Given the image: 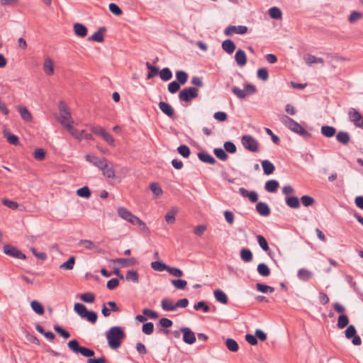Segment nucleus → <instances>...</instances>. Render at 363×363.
Here are the masks:
<instances>
[{"label":"nucleus","instance_id":"nucleus-34","mask_svg":"<svg viewBox=\"0 0 363 363\" xmlns=\"http://www.w3.org/2000/svg\"><path fill=\"white\" fill-rule=\"evenodd\" d=\"M177 208H172L170 211L165 215V221L169 224H173L175 222V215L177 213Z\"/></svg>","mask_w":363,"mask_h":363},{"label":"nucleus","instance_id":"nucleus-6","mask_svg":"<svg viewBox=\"0 0 363 363\" xmlns=\"http://www.w3.org/2000/svg\"><path fill=\"white\" fill-rule=\"evenodd\" d=\"M257 89L255 86L251 84H246L244 85V89H241L237 86L232 89L233 93L239 99H245L248 96L252 95L256 92Z\"/></svg>","mask_w":363,"mask_h":363},{"label":"nucleus","instance_id":"nucleus-1","mask_svg":"<svg viewBox=\"0 0 363 363\" xmlns=\"http://www.w3.org/2000/svg\"><path fill=\"white\" fill-rule=\"evenodd\" d=\"M85 160L101 171V174L106 179H113L116 177L113 164L106 157H99L94 155L87 154Z\"/></svg>","mask_w":363,"mask_h":363},{"label":"nucleus","instance_id":"nucleus-46","mask_svg":"<svg viewBox=\"0 0 363 363\" xmlns=\"http://www.w3.org/2000/svg\"><path fill=\"white\" fill-rule=\"evenodd\" d=\"M4 136L6 138L7 141L10 144L14 145L18 144V138L13 134H11L8 130L4 131Z\"/></svg>","mask_w":363,"mask_h":363},{"label":"nucleus","instance_id":"nucleus-51","mask_svg":"<svg viewBox=\"0 0 363 363\" xmlns=\"http://www.w3.org/2000/svg\"><path fill=\"white\" fill-rule=\"evenodd\" d=\"M80 299L85 303H91L95 301V296L91 292H86L80 296Z\"/></svg>","mask_w":363,"mask_h":363},{"label":"nucleus","instance_id":"nucleus-43","mask_svg":"<svg viewBox=\"0 0 363 363\" xmlns=\"http://www.w3.org/2000/svg\"><path fill=\"white\" fill-rule=\"evenodd\" d=\"M349 323V318L347 315L341 314L337 318V325L340 329L345 328Z\"/></svg>","mask_w":363,"mask_h":363},{"label":"nucleus","instance_id":"nucleus-37","mask_svg":"<svg viewBox=\"0 0 363 363\" xmlns=\"http://www.w3.org/2000/svg\"><path fill=\"white\" fill-rule=\"evenodd\" d=\"M286 203L292 208H298L300 206V202L296 196H289L286 199Z\"/></svg>","mask_w":363,"mask_h":363},{"label":"nucleus","instance_id":"nucleus-7","mask_svg":"<svg viewBox=\"0 0 363 363\" xmlns=\"http://www.w3.org/2000/svg\"><path fill=\"white\" fill-rule=\"evenodd\" d=\"M241 143L246 150L250 152H257L259 150V143L252 135H243L241 138Z\"/></svg>","mask_w":363,"mask_h":363},{"label":"nucleus","instance_id":"nucleus-57","mask_svg":"<svg viewBox=\"0 0 363 363\" xmlns=\"http://www.w3.org/2000/svg\"><path fill=\"white\" fill-rule=\"evenodd\" d=\"M68 132L78 141H81L84 138V135L74 127H69Z\"/></svg>","mask_w":363,"mask_h":363},{"label":"nucleus","instance_id":"nucleus-40","mask_svg":"<svg viewBox=\"0 0 363 363\" xmlns=\"http://www.w3.org/2000/svg\"><path fill=\"white\" fill-rule=\"evenodd\" d=\"M31 308L34 312L38 315H43L44 313V308L43 305L38 301H32L30 302Z\"/></svg>","mask_w":363,"mask_h":363},{"label":"nucleus","instance_id":"nucleus-42","mask_svg":"<svg viewBox=\"0 0 363 363\" xmlns=\"http://www.w3.org/2000/svg\"><path fill=\"white\" fill-rule=\"evenodd\" d=\"M152 268L157 272L167 271L168 265L160 261H155L151 263Z\"/></svg>","mask_w":363,"mask_h":363},{"label":"nucleus","instance_id":"nucleus-56","mask_svg":"<svg viewBox=\"0 0 363 363\" xmlns=\"http://www.w3.org/2000/svg\"><path fill=\"white\" fill-rule=\"evenodd\" d=\"M171 283L177 289H184L187 284L186 281L183 279H172Z\"/></svg>","mask_w":363,"mask_h":363},{"label":"nucleus","instance_id":"nucleus-28","mask_svg":"<svg viewBox=\"0 0 363 363\" xmlns=\"http://www.w3.org/2000/svg\"><path fill=\"white\" fill-rule=\"evenodd\" d=\"M262 167L266 175L272 174L275 169L274 164L267 160L262 162Z\"/></svg>","mask_w":363,"mask_h":363},{"label":"nucleus","instance_id":"nucleus-62","mask_svg":"<svg viewBox=\"0 0 363 363\" xmlns=\"http://www.w3.org/2000/svg\"><path fill=\"white\" fill-rule=\"evenodd\" d=\"M142 330L145 335H151L154 330L153 323L151 322H149V323H146L143 324Z\"/></svg>","mask_w":363,"mask_h":363},{"label":"nucleus","instance_id":"nucleus-4","mask_svg":"<svg viewBox=\"0 0 363 363\" xmlns=\"http://www.w3.org/2000/svg\"><path fill=\"white\" fill-rule=\"evenodd\" d=\"M60 114L58 121L60 124L69 130V127H74L72 125L73 119L71 116V113L67 104L64 101H60L59 104Z\"/></svg>","mask_w":363,"mask_h":363},{"label":"nucleus","instance_id":"nucleus-19","mask_svg":"<svg viewBox=\"0 0 363 363\" xmlns=\"http://www.w3.org/2000/svg\"><path fill=\"white\" fill-rule=\"evenodd\" d=\"M256 211L262 216H268L270 214V208L264 202H259L256 205Z\"/></svg>","mask_w":363,"mask_h":363},{"label":"nucleus","instance_id":"nucleus-41","mask_svg":"<svg viewBox=\"0 0 363 363\" xmlns=\"http://www.w3.org/2000/svg\"><path fill=\"white\" fill-rule=\"evenodd\" d=\"M160 77L163 81H169L172 78V73L168 67L163 68L159 71Z\"/></svg>","mask_w":363,"mask_h":363},{"label":"nucleus","instance_id":"nucleus-58","mask_svg":"<svg viewBox=\"0 0 363 363\" xmlns=\"http://www.w3.org/2000/svg\"><path fill=\"white\" fill-rule=\"evenodd\" d=\"M68 347L69 350H71L74 353H79V351L81 348V346H79V342L76 340H70L67 343Z\"/></svg>","mask_w":363,"mask_h":363},{"label":"nucleus","instance_id":"nucleus-14","mask_svg":"<svg viewBox=\"0 0 363 363\" xmlns=\"http://www.w3.org/2000/svg\"><path fill=\"white\" fill-rule=\"evenodd\" d=\"M78 245L88 250H91L95 252H101V250L99 247V246L90 240H81Z\"/></svg>","mask_w":363,"mask_h":363},{"label":"nucleus","instance_id":"nucleus-25","mask_svg":"<svg viewBox=\"0 0 363 363\" xmlns=\"http://www.w3.org/2000/svg\"><path fill=\"white\" fill-rule=\"evenodd\" d=\"M106 31L105 27H101L96 32H95L88 40L102 43L104 40L103 33Z\"/></svg>","mask_w":363,"mask_h":363},{"label":"nucleus","instance_id":"nucleus-17","mask_svg":"<svg viewBox=\"0 0 363 363\" xmlns=\"http://www.w3.org/2000/svg\"><path fill=\"white\" fill-rule=\"evenodd\" d=\"M235 60L238 65L244 67L247 63V56L244 50L239 49L235 55Z\"/></svg>","mask_w":363,"mask_h":363},{"label":"nucleus","instance_id":"nucleus-59","mask_svg":"<svg viewBox=\"0 0 363 363\" xmlns=\"http://www.w3.org/2000/svg\"><path fill=\"white\" fill-rule=\"evenodd\" d=\"M301 201L302 204L306 207L312 206L315 203V200L313 199V198L307 195L301 196Z\"/></svg>","mask_w":363,"mask_h":363},{"label":"nucleus","instance_id":"nucleus-39","mask_svg":"<svg viewBox=\"0 0 363 363\" xmlns=\"http://www.w3.org/2000/svg\"><path fill=\"white\" fill-rule=\"evenodd\" d=\"M240 257L242 261L250 262L252 259V253L249 249L243 248L240 251Z\"/></svg>","mask_w":363,"mask_h":363},{"label":"nucleus","instance_id":"nucleus-27","mask_svg":"<svg viewBox=\"0 0 363 363\" xmlns=\"http://www.w3.org/2000/svg\"><path fill=\"white\" fill-rule=\"evenodd\" d=\"M198 157L203 162L208 163L210 164H215L216 162V161L213 158V157H212L211 155L203 152H199Z\"/></svg>","mask_w":363,"mask_h":363},{"label":"nucleus","instance_id":"nucleus-60","mask_svg":"<svg viewBox=\"0 0 363 363\" xmlns=\"http://www.w3.org/2000/svg\"><path fill=\"white\" fill-rule=\"evenodd\" d=\"M54 330L63 338L67 339L70 337V333L59 325H54Z\"/></svg>","mask_w":363,"mask_h":363},{"label":"nucleus","instance_id":"nucleus-50","mask_svg":"<svg viewBox=\"0 0 363 363\" xmlns=\"http://www.w3.org/2000/svg\"><path fill=\"white\" fill-rule=\"evenodd\" d=\"M74 263H75V258H74V257L72 256L68 259V260L67 262L62 264L60 266V268L64 269H67V270H71L74 268Z\"/></svg>","mask_w":363,"mask_h":363},{"label":"nucleus","instance_id":"nucleus-23","mask_svg":"<svg viewBox=\"0 0 363 363\" xmlns=\"http://www.w3.org/2000/svg\"><path fill=\"white\" fill-rule=\"evenodd\" d=\"M298 278L303 281H308L313 277V272L307 269L302 268L298 271Z\"/></svg>","mask_w":363,"mask_h":363},{"label":"nucleus","instance_id":"nucleus-24","mask_svg":"<svg viewBox=\"0 0 363 363\" xmlns=\"http://www.w3.org/2000/svg\"><path fill=\"white\" fill-rule=\"evenodd\" d=\"M160 109L169 117H172L174 114V111L173 108L167 103L164 101H160L159 103Z\"/></svg>","mask_w":363,"mask_h":363},{"label":"nucleus","instance_id":"nucleus-32","mask_svg":"<svg viewBox=\"0 0 363 363\" xmlns=\"http://www.w3.org/2000/svg\"><path fill=\"white\" fill-rule=\"evenodd\" d=\"M278 187L279 182L274 179L267 181L264 186L266 191L271 193L276 192Z\"/></svg>","mask_w":363,"mask_h":363},{"label":"nucleus","instance_id":"nucleus-12","mask_svg":"<svg viewBox=\"0 0 363 363\" xmlns=\"http://www.w3.org/2000/svg\"><path fill=\"white\" fill-rule=\"evenodd\" d=\"M4 252L9 255L11 257L25 259L26 258V255L20 250H18L16 247H13L10 245H6L4 247Z\"/></svg>","mask_w":363,"mask_h":363},{"label":"nucleus","instance_id":"nucleus-53","mask_svg":"<svg viewBox=\"0 0 363 363\" xmlns=\"http://www.w3.org/2000/svg\"><path fill=\"white\" fill-rule=\"evenodd\" d=\"M213 152L215 155L222 161H225L228 157L225 151L222 148H215Z\"/></svg>","mask_w":363,"mask_h":363},{"label":"nucleus","instance_id":"nucleus-3","mask_svg":"<svg viewBox=\"0 0 363 363\" xmlns=\"http://www.w3.org/2000/svg\"><path fill=\"white\" fill-rule=\"evenodd\" d=\"M280 121L291 131L303 137H308L310 133L306 130L299 123L285 115L279 116Z\"/></svg>","mask_w":363,"mask_h":363},{"label":"nucleus","instance_id":"nucleus-38","mask_svg":"<svg viewBox=\"0 0 363 363\" xmlns=\"http://www.w3.org/2000/svg\"><path fill=\"white\" fill-rule=\"evenodd\" d=\"M328 57L329 58V64L335 67L337 65V63L343 62L346 60V58L344 57L338 56V55H331L329 54H327Z\"/></svg>","mask_w":363,"mask_h":363},{"label":"nucleus","instance_id":"nucleus-55","mask_svg":"<svg viewBox=\"0 0 363 363\" xmlns=\"http://www.w3.org/2000/svg\"><path fill=\"white\" fill-rule=\"evenodd\" d=\"M77 194L80 197L88 199L91 196V192L87 186H83L77 191Z\"/></svg>","mask_w":363,"mask_h":363},{"label":"nucleus","instance_id":"nucleus-54","mask_svg":"<svg viewBox=\"0 0 363 363\" xmlns=\"http://www.w3.org/2000/svg\"><path fill=\"white\" fill-rule=\"evenodd\" d=\"M134 225L138 226L140 230L143 233H149L150 230L147 225L138 218L137 220L134 223Z\"/></svg>","mask_w":363,"mask_h":363},{"label":"nucleus","instance_id":"nucleus-48","mask_svg":"<svg viewBox=\"0 0 363 363\" xmlns=\"http://www.w3.org/2000/svg\"><path fill=\"white\" fill-rule=\"evenodd\" d=\"M125 278L128 281H130L134 283H138V281H139V275L136 271H133V270L128 271Z\"/></svg>","mask_w":363,"mask_h":363},{"label":"nucleus","instance_id":"nucleus-13","mask_svg":"<svg viewBox=\"0 0 363 363\" xmlns=\"http://www.w3.org/2000/svg\"><path fill=\"white\" fill-rule=\"evenodd\" d=\"M181 332L183 333V340L185 343L191 345L196 342L195 335L190 328H182Z\"/></svg>","mask_w":363,"mask_h":363},{"label":"nucleus","instance_id":"nucleus-11","mask_svg":"<svg viewBox=\"0 0 363 363\" xmlns=\"http://www.w3.org/2000/svg\"><path fill=\"white\" fill-rule=\"evenodd\" d=\"M247 30L245 26H230L225 28L224 34L226 36H231L233 33L243 35L247 32Z\"/></svg>","mask_w":363,"mask_h":363},{"label":"nucleus","instance_id":"nucleus-18","mask_svg":"<svg viewBox=\"0 0 363 363\" xmlns=\"http://www.w3.org/2000/svg\"><path fill=\"white\" fill-rule=\"evenodd\" d=\"M43 69L47 75H52L54 74V63L50 57H48L45 59Z\"/></svg>","mask_w":363,"mask_h":363},{"label":"nucleus","instance_id":"nucleus-64","mask_svg":"<svg viewBox=\"0 0 363 363\" xmlns=\"http://www.w3.org/2000/svg\"><path fill=\"white\" fill-rule=\"evenodd\" d=\"M357 330L354 325H350L345 331V337L347 339H351L353 336L356 335Z\"/></svg>","mask_w":363,"mask_h":363},{"label":"nucleus","instance_id":"nucleus-22","mask_svg":"<svg viewBox=\"0 0 363 363\" xmlns=\"http://www.w3.org/2000/svg\"><path fill=\"white\" fill-rule=\"evenodd\" d=\"M17 109L21 115V118L25 122L32 121V119H33L32 115L26 106H18Z\"/></svg>","mask_w":363,"mask_h":363},{"label":"nucleus","instance_id":"nucleus-44","mask_svg":"<svg viewBox=\"0 0 363 363\" xmlns=\"http://www.w3.org/2000/svg\"><path fill=\"white\" fill-rule=\"evenodd\" d=\"M256 289L258 291L264 294L273 293L274 291V289L273 287L261 283H257L256 284Z\"/></svg>","mask_w":363,"mask_h":363},{"label":"nucleus","instance_id":"nucleus-10","mask_svg":"<svg viewBox=\"0 0 363 363\" xmlns=\"http://www.w3.org/2000/svg\"><path fill=\"white\" fill-rule=\"evenodd\" d=\"M349 118L357 127L363 128V116L354 108H351L348 113Z\"/></svg>","mask_w":363,"mask_h":363},{"label":"nucleus","instance_id":"nucleus-30","mask_svg":"<svg viewBox=\"0 0 363 363\" xmlns=\"http://www.w3.org/2000/svg\"><path fill=\"white\" fill-rule=\"evenodd\" d=\"M304 61L306 63L311 66L313 64H317V63H323V59L320 57H316L315 56L308 54L304 56Z\"/></svg>","mask_w":363,"mask_h":363},{"label":"nucleus","instance_id":"nucleus-31","mask_svg":"<svg viewBox=\"0 0 363 363\" xmlns=\"http://www.w3.org/2000/svg\"><path fill=\"white\" fill-rule=\"evenodd\" d=\"M320 131L324 136L327 138H332L335 135L336 129L333 126L323 125L321 127Z\"/></svg>","mask_w":363,"mask_h":363},{"label":"nucleus","instance_id":"nucleus-45","mask_svg":"<svg viewBox=\"0 0 363 363\" xmlns=\"http://www.w3.org/2000/svg\"><path fill=\"white\" fill-rule=\"evenodd\" d=\"M257 272L262 277H267L270 274V269L264 263H261L257 266Z\"/></svg>","mask_w":363,"mask_h":363},{"label":"nucleus","instance_id":"nucleus-2","mask_svg":"<svg viewBox=\"0 0 363 363\" xmlns=\"http://www.w3.org/2000/svg\"><path fill=\"white\" fill-rule=\"evenodd\" d=\"M105 335L108 346L113 350L118 349L125 337L124 330L120 326L111 327Z\"/></svg>","mask_w":363,"mask_h":363},{"label":"nucleus","instance_id":"nucleus-61","mask_svg":"<svg viewBox=\"0 0 363 363\" xmlns=\"http://www.w3.org/2000/svg\"><path fill=\"white\" fill-rule=\"evenodd\" d=\"M177 150L179 153L185 158H187L190 155V149L186 145L179 146Z\"/></svg>","mask_w":363,"mask_h":363},{"label":"nucleus","instance_id":"nucleus-26","mask_svg":"<svg viewBox=\"0 0 363 363\" xmlns=\"http://www.w3.org/2000/svg\"><path fill=\"white\" fill-rule=\"evenodd\" d=\"M73 28H74V33L77 36H79L80 38H84L86 35L87 29H86V26H84L83 24L77 23L74 24Z\"/></svg>","mask_w":363,"mask_h":363},{"label":"nucleus","instance_id":"nucleus-20","mask_svg":"<svg viewBox=\"0 0 363 363\" xmlns=\"http://www.w3.org/2000/svg\"><path fill=\"white\" fill-rule=\"evenodd\" d=\"M161 307L164 311H175L177 310L175 303L169 298H163L161 301Z\"/></svg>","mask_w":363,"mask_h":363},{"label":"nucleus","instance_id":"nucleus-63","mask_svg":"<svg viewBox=\"0 0 363 363\" xmlns=\"http://www.w3.org/2000/svg\"><path fill=\"white\" fill-rule=\"evenodd\" d=\"M1 202L4 206L13 210L17 209L18 207V203L17 202L7 199H2Z\"/></svg>","mask_w":363,"mask_h":363},{"label":"nucleus","instance_id":"nucleus-29","mask_svg":"<svg viewBox=\"0 0 363 363\" xmlns=\"http://www.w3.org/2000/svg\"><path fill=\"white\" fill-rule=\"evenodd\" d=\"M215 298L223 304H227L228 299L226 294L220 289H216L213 291Z\"/></svg>","mask_w":363,"mask_h":363},{"label":"nucleus","instance_id":"nucleus-15","mask_svg":"<svg viewBox=\"0 0 363 363\" xmlns=\"http://www.w3.org/2000/svg\"><path fill=\"white\" fill-rule=\"evenodd\" d=\"M113 263H117L121 265L123 267L134 266L138 263V260L135 257L131 258H118L113 259Z\"/></svg>","mask_w":363,"mask_h":363},{"label":"nucleus","instance_id":"nucleus-35","mask_svg":"<svg viewBox=\"0 0 363 363\" xmlns=\"http://www.w3.org/2000/svg\"><path fill=\"white\" fill-rule=\"evenodd\" d=\"M337 140L344 145L347 144L350 142V136L348 133L345 131H340L337 133Z\"/></svg>","mask_w":363,"mask_h":363},{"label":"nucleus","instance_id":"nucleus-49","mask_svg":"<svg viewBox=\"0 0 363 363\" xmlns=\"http://www.w3.org/2000/svg\"><path fill=\"white\" fill-rule=\"evenodd\" d=\"M176 78L178 83L184 84L187 82L188 74L184 71L179 70L176 72Z\"/></svg>","mask_w":363,"mask_h":363},{"label":"nucleus","instance_id":"nucleus-52","mask_svg":"<svg viewBox=\"0 0 363 363\" xmlns=\"http://www.w3.org/2000/svg\"><path fill=\"white\" fill-rule=\"evenodd\" d=\"M257 242L260 246V247L265 252L269 250V247L267 243V240L261 235H258L257 236Z\"/></svg>","mask_w":363,"mask_h":363},{"label":"nucleus","instance_id":"nucleus-16","mask_svg":"<svg viewBox=\"0 0 363 363\" xmlns=\"http://www.w3.org/2000/svg\"><path fill=\"white\" fill-rule=\"evenodd\" d=\"M239 193L242 197L248 198L249 200L252 203L257 202L258 200V195L255 191L249 192L246 189L240 187L239 189Z\"/></svg>","mask_w":363,"mask_h":363},{"label":"nucleus","instance_id":"nucleus-21","mask_svg":"<svg viewBox=\"0 0 363 363\" xmlns=\"http://www.w3.org/2000/svg\"><path fill=\"white\" fill-rule=\"evenodd\" d=\"M221 47L222 49L228 55L232 54L236 48L235 43L230 39L223 41Z\"/></svg>","mask_w":363,"mask_h":363},{"label":"nucleus","instance_id":"nucleus-5","mask_svg":"<svg viewBox=\"0 0 363 363\" xmlns=\"http://www.w3.org/2000/svg\"><path fill=\"white\" fill-rule=\"evenodd\" d=\"M74 311L80 318L86 319L89 323L94 324L97 320V314L93 311H88L84 305L77 303L74 306Z\"/></svg>","mask_w":363,"mask_h":363},{"label":"nucleus","instance_id":"nucleus-36","mask_svg":"<svg viewBox=\"0 0 363 363\" xmlns=\"http://www.w3.org/2000/svg\"><path fill=\"white\" fill-rule=\"evenodd\" d=\"M362 18L363 13L360 11H353L350 13V15L348 17V21L350 23H354Z\"/></svg>","mask_w":363,"mask_h":363},{"label":"nucleus","instance_id":"nucleus-8","mask_svg":"<svg viewBox=\"0 0 363 363\" xmlns=\"http://www.w3.org/2000/svg\"><path fill=\"white\" fill-rule=\"evenodd\" d=\"M199 90L196 87H189L182 89L179 94V99L182 101L189 102L196 98Z\"/></svg>","mask_w":363,"mask_h":363},{"label":"nucleus","instance_id":"nucleus-47","mask_svg":"<svg viewBox=\"0 0 363 363\" xmlns=\"http://www.w3.org/2000/svg\"><path fill=\"white\" fill-rule=\"evenodd\" d=\"M225 345L227 348L231 352H237L239 349V346L237 342L231 338H228L226 340Z\"/></svg>","mask_w":363,"mask_h":363},{"label":"nucleus","instance_id":"nucleus-9","mask_svg":"<svg viewBox=\"0 0 363 363\" xmlns=\"http://www.w3.org/2000/svg\"><path fill=\"white\" fill-rule=\"evenodd\" d=\"M117 213L118 216H120L122 219L129 222L132 225L134 224L138 218L124 207H118L117 209Z\"/></svg>","mask_w":363,"mask_h":363},{"label":"nucleus","instance_id":"nucleus-33","mask_svg":"<svg viewBox=\"0 0 363 363\" xmlns=\"http://www.w3.org/2000/svg\"><path fill=\"white\" fill-rule=\"evenodd\" d=\"M269 16L276 20H279L282 18V12L281 9L277 6L272 7L268 11Z\"/></svg>","mask_w":363,"mask_h":363}]
</instances>
